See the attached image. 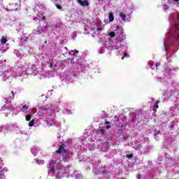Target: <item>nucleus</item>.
<instances>
[{
  "label": "nucleus",
  "instance_id": "nucleus-1",
  "mask_svg": "<svg viewBox=\"0 0 179 179\" xmlns=\"http://www.w3.org/2000/svg\"><path fill=\"white\" fill-rule=\"evenodd\" d=\"M68 169L66 167L61 166L57 170V177L59 178H62L65 177V174L68 173Z\"/></svg>",
  "mask_w": 179,
  "mask_h": 179
},
{
  "label": "nucleus",
  "instance_id": "nucleus-2",
  "mask_svg": "<svg viewBox=\"0 0 179 179\" xmlns=\"http://www.w3.org/2000/svg\"><path fill=\"white\" fill-rule=\"evenodd\" d=\"M57 164V160H52L50 163H49V172L50 173H55V169H57L55 167V164Z\"/></svg>",
  "mask_w": 179,
  "mask_h": 179
},
{
  "label": "nucleus",
  "instance_id": "nucleus-3",
  "mask_svg": "<svg viewBox=\"0 0 179 179\" xmlns=\"http://www.w3.org/2000/svg\"><path fill=\"white\" fill-rule=\"evenodd\" d=\"M68 150L65 149V144H61L59 146L58 150L56 151V153L61 155L62 153H66Z\"/></svg>",
  "mask_w": 179,
  "mask_h": 179
},
{
  "label": "nucleus",
  "instance_id": "nucleus-4",
  "mask_svg": "<svg viewBox=\"0 0 179 179\" xmlns=\"http://www.w3.org/2000/svg\"><path fill=\"white\" fill-rule=\"evenodd\" d=\"M71 65H80V62H79V57H78V55H75L72 57L71 60Z\"/></svg>",
  "mask_w": 179,
  "mask_h": 179
},
{
  "label": "nucleus",
  "instance_id": "nucleus-5",
  "mask_svg": "<svg viewBox=\"0 0 179 179\" xmlns=\"http://www.w3.org/2000/svg\"><path fill=\"white\" fill-rule=\"evenodd\" d=\"M12 100H15V92H13V91L11 92L8 97L6 98V104H9L10 101Z\"/></svg>",
  "mask_w": 179,
  "mask_h": 179
},
{
  "label": "nucleus",
  "instance_id": "nucleus-6",
  "mask_svg": "<svg viewBox=\"0 0 179 179\" xmlns=\"http://www.w3.org/2000/svg\"><path fill=\"white\" fill-rule=\"evenodd\" d=\"M77 1L81 6H89V1L87 0H77Z\"/></svg>",
  "mask_w": 179,
  "mask_h": 179
},
{
  "label": "nucleus",
  "instance_id": "nucleus-7",
  "mask_svg": "<svg viewBox=\"0 0 179 179\" xmlns=\"http://www.w3.org/2000/svg\"><path fill=\"white\" fill-rule=\"evenodd\" d=\"M5 171H8V170H6L5 169H2V166H0V176H2V179L6 178L5 175H3V174H5Z\"/></svg>",
  "mask_w": 179,
  "mask_h": 179
},
{
  "label": "nucleus",
  "instance_id": "nucleus-8",
  "mask_svg": "<svg viewBox=\"0 0 179 179\" xmlns=\"http://www.w3.org/2000/svg\"><path fill=\"white\" fill-rule=\"evenodd\" d=\"M61 52H62V55H65L66 54H68V52H69L68 48H66V47L62 48Z\"/></svg>",
  "mask_w": 179,
  "mask_h": 179
},
{
  "label": "nucleus",
  "instance_id": "nucleus-9",
  "mask_svg": "<svg viewBox=\"0 0 179 179\" xmlns=\"http://www.w3.org/2000/svg\"><path fill=\"white\" fill-rule=\"evenodd\" d=\"M79 54V51L74 50L69 52V55H73V57H75V55H78Z\"/></svg>",
  "mask_w": 179,
  "mask_h": 179
},
{
  "label": "nucleus",
  "instance_id": "nucleus-10",
  "mask_svg": "<svg viewBox=\"0 0 179 179\" xmlns=\"http://www.w3.org/2000/svg\"><path fill=\"white\" fill-rule=\"evenodd\" d=\"M108 17H109V22H114V14H113V13L109 12Z\"/></svg>",
  "mask_w": 179,
  "mask_h": 179
},
{
  "label": "nucleus",
  "instance_id": "nucleus-11",
  "mask_svg": "<svg viewBox=\"0 0 179 179\" xmlns=\"http://www.w3.org/2000/svg\"><path fill=\"white\" fill-rule=\"evenodd\" d=\"M119 16L122 18V20L125 21V19H126V17H127V15H125V13L121 12V13L119 14Z\"/></svg>",
  "mask_w": 179,
  "mask_h": 179
},
{
  "label": "nucleus",
  "instance_id": "nucleus-12",
  "mask_svg": "<svg viewBox=\"0 0 179 179\" xmlns=\"http://www.w3.org/2000/svg\"><path fill=\"white\" fill-rule=\"evenodd\" d=\"M159 103H160V101H157L155 102V105L153 106V111H156V110H157V108H159Z\"/></svg>",
  "mask_w": 179,
  "mask_h": 179
},
{
  "label": "nucleus",
  "instance_id": "nucleus-13",
  "mask_svg": "<svg viewBox=\"0 0 179 179\" xmlns=\"http://www.w3.org/2000/svg\"><path fill=\"white\" fill-rule=\"evenodd\" d=\"M27 110H29V106L27 105L22 106V108L21 110V111L22 113H24L25 111H27Z\"/></svg>",
  "mask_w": 179,
  "mask_h": 179
},
{
  "label": "nucleus",
  "instance_id": "nucleus-14",
  "mask_svg": "<svg viewBox=\"0 0 179 179\" xmlns=\"http://www.w3.org/2000/svg\"><path fill=\"white\" fill-rule=\"evenodd\" d=\"M7 42H8V39H6V38L5 37L1 38V44H6Z\"/></svg>",
  "mask_w": 179,
  "mask_h": 179
},
{
  "label": "nucleus",
  "instance_id": "nucleus-15",
  "mask_svg": "<svg viewBox=\"0 0 179 179\" xmlns=\"http://www.w3.org/2000/svg\"><path fill=\"white\" fill-rule=\"evenodd\" d=\"M41 111H48V107L47 106H42L40 108Z\"/></svg>",
  "mask_w": 179,
  "mask_h": 179
},
{
  "label": "nucleus",
  "instance_id": "nucleus-16",
  "mask_svg": "<svg viewBox=\"0 0 179 179\" xmlns=\"http://www.w3.org/2000/svg\"><path fill=\"white\" fill-rule=\"evenodd\" d=\"M103 132H104V129H97V130L96 131V133L98 135L100 134H103Z\"/></svg>",
  "mask_w": 179,
  "mask_h": 179
},
{
  "label": "nucleus",
  "instance_id": "nucleus-17",
  "mask_svg": "<svg viewBox=\"0 0 179 179\" xmlns=\"http://www.w3.org/2000/svg\"><path fill=\"white\" fill-rule=\"evenodd\" d=\"M36 31H37L38 34H41L43 33V31H44V30L41 29L40 27H38L36 29Z\"/></svg>",
  "mask_w": 179,
  "mask_h": 179
},
{
  "label": "nucleus",
  "instance_id": "nucleus-18",
  "mask_svg": "<svg viewBox=\"0 0 179 179\" xmlns=\"http://www.w3.org/2000/svg\"><path fill=\"white\" fill-rule=\"evenodd\" d=\"M109 36H110V37H111V38L115 37V32H114V31L110 32V33H109Z\"/></svg>",
  "mask_w": 179,
  "mask_h": 179
},
{
  "label": "nucleus",
  "instance_id": "nucleus-19",
  "mask_svg": "<svg viewBox=\"0 0 179 179\" xmlns=\"http://www.w3.org/2000/svg\"><path fill=\"white\" fill-rule=\"evenodd\" d=\"M31 120V115H27L26 116V121H30Z\"/></svg>",
  "mask_w": 179,
  "mask_h": 179
},
{
  "label": "nucleus",
  "instance_id": "nucleus-20",
  "mask_svg": "<svg viewBox=\"0 0 179 179\" xmlns=\"http://www.w3.org/2000/svg\"><path fill=\"white\" fill-rule=\"evenodd\" d=\"M33 125H34V120H32L29 122V127H33Z\"/></svg>",
  "mask_w": 179,
  "mask_h": 179
},
{
  "label": "nucleus",
  "instance_id": "nucleus-21",
  "mask_svg": "<svg viewBox=\"0 0 179 179\" xmlns=\"http://www.w3.org/2000/svg\"><path fill=\"white\" fill-rule=\"evenodd\" d=\"M126 157H127V159H132V157H134V155H132V154H127L126 155Z\"/></svg>",
  "mask_w": 179,
  "mask_h": 179
},
{
  "label": "nucleus",
  "instance_id": "nucleus-22",
  "mask_svg": "<svg viewBox=\"0 0 179 179\" xmlns=\"http://www.w3.org/2000/svg\"><path fill=\"white\" fill-rule=\"evenodd\" d=\"M5 108H6V110L7 111H9V107L5 108V106L1 108V110H2L3 111H5Z\"/></svg>",
  "mask_w": 179,
  "mask_h": 179
},
{
  "label": "nucleus",
  "instance_id": "nucleus-23",
  "mask_svg": "<svg viewBox=\"0 0 179 179\" xmlns=\"http://www.w3.org/2000/svg\"><path fill=\"white\" fill-rule=\"evenodd\" d=\"M55 6L57 7V9H62V6L59 4H55Z\"/></svg>",
  "mask_w": 179,
  "mask_h": 179
},
{
  "label": "nucleus",
  "instance_id": "nucleus-24",
  "mask_svg": "<svg viewBox=\"0 0 179 179\" xmlns=\"http://www.w3.org/2000/svg\"><path fill=\"white\" fill-rule=\"evenodd\" d=\"M124 57H126L127 58L129 57V55H128L127 52H124L123 57L122 59H124Z\"/></svg>",
  "mask_w": 179,
  "mask_h": 179
},
{
  "label": "nucleus",
  "instance_id": "nucleus-25",
  "mask_svg": "<svg viewBox=\"0 0 179 179\" xmlns=\"http://www.w3.org/2000/svg\"><path fill=\"white\" fill-rule=\"evenodd\" d=\"M159 133H160V131H155V136H156V135H159Z\"/></svg>",
  "mask_w": 179,
  "mask_h": 179
},
{
  "label": "nucleus",
  "instance_id": "nucleus-26",
  "mask_svg": "<svg viewBox=\"0 0 179 179\" xmlns=\"http://www.w3.org/2000/svg\"><path fill=\"white\" fill-rule=\"evenodd\" d=\"M69 155H67V156H66V157L64 158V160H68V159H69Z\"/></svg>",
  "mask_w": 179,
  "mask_h": 179
},
{
  "label": "nucleus",
  "instance_id": "nucleus-27",
  "mask_svg": "<svg viewBox=\"0 0 179 179\" xmlns=\"http://www.w3.org/2000/svg\"><path fill=\"white\" fill-rule=\"evenodd\" d=\"M103 30V28H97L96 31H101Z\"/></svg>",
  "mask_w": 179,
  "mask_h": 179
},
{
  "label": "nucleus",
  "instance_id": "nucleus-28",
  "mask_svg": "<svg viewBox=\"0 0 179 179\" xmlns=\"http://www.w3.org/2000/svg\"><path fill=\"white\" fill-rule=\"evenodd\" d=\"M105 124H106V125H110V122H109V121L105 122Z\"/></svg>",
  "mask_w": 179,
  "mask_h": 179
},
{
  "label": "nucleus",
  "instance_id": "nucleus-29",
  "mask_svg": "<svg viewBox=\"0 0 179 179\" xmlns=\"http://www.w3.org/2000/svg\"><path fill=\"white\" fill-rule=\"evenodd\" d=\"M132 122H135V116L131 118Z\"/></svg>",
  "mask_w": 179,
  "mask_h": 179
},
{
  "label": "nucleus",
  "instance_id": "nucleus-30",
  "mask_svg": "<svg viewBox=\"0 0 179 179\" xmlns=\"http://www.w3.org/2000/svg\"><path fill=\"white\" fill-rule=\"evenodd\" d=\"M110 128H111V126H110V125H107V126H106V129H110Z\"/></svg>",
  "mask_w": 179,
  "mask_h": 179
},
{
  "label": "nucleus",
  "instance_id": "nucleus-31",
  "mask_svg": "<svg viewBox=\"0 0 179 179\" xmlns=\"http://www.w3.org/2000/svg\"><path fill=\"white\" fill-rule=\"evenodd\" d=\"M45 19H46V18H45V16H43V17H42V20H43V22H44V20H45Z\"/></svg>",
  "mask_w": 179,
  "mask_h": 179
},
{
  "label": "nucleus",
  "instance_id": "nucleus-32",
  "mask_svg": "<svg viewBox=\"0 0 179 179\" xmlns=\"http://www.w3.org/2000/svg\"><path fill=\"white\" fill-rule=\"evenodd\" d=\"M116 30H120V26L119 25L116 26Z\"/></svg>",
  "mask_w": 179,
  "mask_h": 179
},
{
  "label": "nucleus",
  "instance_id": "nucleus-33",
  "mask_svg": "<svg viewBox=\"0 0 179 179\" xmlns=\"http://www.w3.org/2000/svg\"><path fill=\"white\" fill-rule=\"evenodd\" d=\"M57 138H58V139H61V136H58Z\"/></svg>",
  "mask_w": 179,
  "mask_h": 179
},
{
  "label": "nucleus",
  "instance_id": "nucleus-34",
  "mask_svg": "<svg viewBox=\"0 0 179 179\" xmlns=\"http://www.w3.org/2000/svg\"><path fill=\"white\" fill-rule=\"evenodd\" d=\"M175 2H178L179 0H173Z\"/></svg>",
  "mask_w": 179,
  "mask_h": 179
},
{
  "label": "nucleus",
  "instance_id": "nucleus-35",
  "mask_svg": "<svg viewBox=\"0 0 179 179\" xmlns=\"http://www.w3.org/2000/svg\"><path fill=\"white\" fill-rule=\"evenodd\" d=\"M0 179H2V176H0Z\"/></svg>",
  "mask_w": 179,
  "mask_h": 179
},
{
  "label": "nucleus",
  "instance_id": "nucleus-36",
  "mask_svg": "<svg viewBox=\"0 0 179 179\" xmlns=\"http://www.w3.org/2000/svg\"><path fill=\"white\" fill-rule=\"evenodd\" d=\"M124 41V39H120V41Z\"/></svg>",
  "mask_w": 179,
  "mask_h": 179
},
{
  "label": "nucleus",
  "instance_id": "nucleus-37",
  "mask_svg": "<svg viewBox=\"0 0 179 179\" xmlns=\"http://www.w3.org/2000/svg\"><path fill=\"white\" fill-rule=\"evenodd\" d=\"M47 43V41H45V44Z\"/></svg>",
  "mask_w": 179,
  "mask_h": 179
},
{
  "label": "nucleus",
  "instance_id": "nucleus-38",
  "mask_svg": "<svg viewBox=\"0 0 179 179\" xmlns=\"http://www.w3.org/2000/svg\"><path fill=\"white\" fill-rule=\"evenodd\" d=\"M55 1H58V0H55Z\"/></svg>",
  "mask_w": 179,
  "mask_h": 179
}]
</instances>
